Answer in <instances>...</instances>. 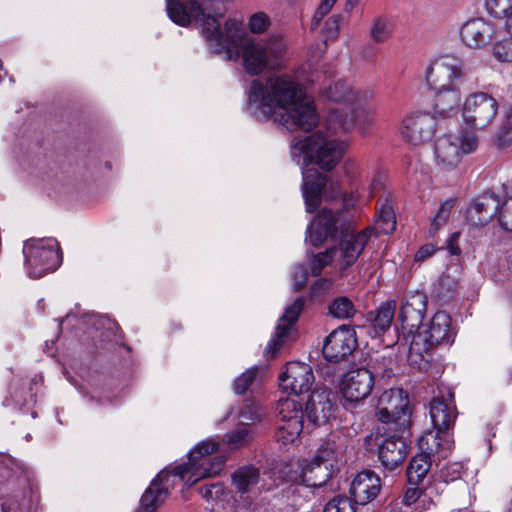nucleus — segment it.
<instances>
[{
  "label": "nucleus",
  "instance_id": "59",
  "mask_svg": "<svg viewBox=\"0 0 512 512\" xmlns=\"http://www.w3.org/2000/svg\"><path fill=\"white\" fill-rule=\"evenodd\" d=\"M462 466L459 463H453L447 465L442 470V475L444 477L445 482L454 481L461 477Z\"/></svg>",
  "mask_w": 512,
  "mask_h": 512
},
{
  "label": "nucleus",
  "instance_id": "27",
  "mask_svg": "<svg viewBox=\"0 0 512 512\" xmlns=\"http://www.w3.org/2000/svg\"><path fill=\"white\" fill-rule=\"evenodd\" d=\"M501 200L495 193H483L473 199L467 210V220L473 226H486L498 218Z\"/></svg>",
  "mask_w": 512,
  "mask_h": 512
},
{
  "label": "nucleus",
  "instance_id": "21",
  "mask_svg": "<svg viewBox=\"0 0 512 512\" xmlns=\"http://www.w3.org/2000/svg\"><path fill=\"white\" fill-rule=\"evenodd\" d=\"M429 414L434 431L428 432L437 434L441 442L452 441L448 430L454 426L458 414L454 400L448 403L443 397L433 398L429 404Z\"/></svg>",
  "mask_w": 512,
  "mask_h": 512
},
{
  "label": "nucleus",
  "instance_id": "42",
  "mask_svg": "<svg viewBox=\"0 0 512 512\" xmlns=\"http://www.w3.org/2000/svg\"><path fill=\"white\" fill-rule=\"evenodd\" d=\"M258 368L251 367L239 375L233 383V390L235 394L242 396L246 394L249 388L253 385L258 375Z\"/></svg>",
  "mask_w": 512,
  "mask_h": 512
},
{
  "label": "nucleus",
  "instance_id": "47",
  "mask_svg": "<svg viewBox=\"0 0 512 512\" xmlns=\"http://www.w3.org/2000/svg\"><path fill=\"white\" fill-rule=\"evenodd\" d=\"M10 395L17 405H27L33 397L31 383L21 382L13 385Z\"/></svg>",
  "mask_w": 512,
  "mask_h": 512
},
{
  "label": "nucleus",
  "instance_id": "61",
  "mask_svg": "<svg viewBox=\"0 0 512 512\" xmlns=\"http://www.w3.org/2000/svg\"><path fill=\"white\" fill-rule=\"evenodd\" d=\"M329 286L330 282L328 279L320 278L312 284L311 291L313 293H317L319 291L326 290Z\"/></svg>",
  "mask_w": 512,
  "mask_h": 512
},
{
  "label": "nucleus",
  "instance_id": "45",
  "mask_svg": "<svg viewBox=\"0 0 512 512\" xmlns=\"http://www.w3.org/2000/svg\"><path fill=\"white\" fill-rule=\"evenodd\" d=\"M492 54L499 62H512V36L494 42Z\"/></svg>",
  "mask_w": 512,
  "mask_h": 512
},
{
  "label": "nucleus",
  "instance_id": "58",
  "mask_svg": "<svg viewBox=\"0 0 512 512\" xmlns=\"http://www.w3.org/2000/svg\"><path fill=\"white\" fill-rule=\"evenodd\" d=\"M438 250L437 246H435L432 243H426L417 250V252L414 255V261L415 262H423L426 259H429L432 257L436 251Z\"/></svg>",
  "mask_w": 512,
  "mask_h": 512
},
{
  "label": "nucleus",
  "instance_id": "22",
  "mask_svg": "<svg viewBox=\"0 0 512 512\" xmlns=\"http://www.w3.org/2000/svg\"><path fill=\"white\" fill-rule=\"evenodd\" d=\"M381 488L380 476L371 469H364L355 475L350 484V498L354 504L364 506L379 495Z\"/></svg>",
  "mask_w": 512,
  "mask_h": 512
},
{
  "label": "nucleus",
  "instance_id": "54",
  "mask_svg": "<svg viewBox=\"0 0 512 512\" xmlns=\"http://www.w3.org/2000/svg\"><path fill=\"white\" fill-rule=\"evenodd\" d=\"M337 0H321L311 21V30H316L323 18L330 12Z\"/></svg>",
  "mask_w": 512,
  "mask_h": 512
},
{
  "label": "nucleus",
  "instance_id": "37",
  "mask_svg": "<svg viewBox=\"0 0 512 512\" xmlns=\"http://www.w3.org/2000/svg\"><path fill=\"white\" fill-rule=\"evenodd\" d=\"M341 440L342 437L339 434L330 433L322 440L313 458L323 461L324 463L337 465L339 442Z\"/></svg>",
  "mask_w": 512,
  "mask_h": 512
},
{
  "label": "nucleus",
  "instance_id": "18",
  "mask_svg": "<svg viewBox=\"0 0 512 512\" xmlns=\"http://www.w3.org/2000/svg\"><path fill=\"white\" fill-rule=\"evenodd\" d=\"M373 235V228L366 227L350 236L346 234L339 238L337 249L340 252L339 272L346 275V272L357 262Z\"/></svg>",
  "mask_w": 512,
  "mask_h": 512
},
{
  "label": "nucleus",
  "instance_id": "4",
  "mask_svg": "<svg viewBox=\"0 0 512 512\" xmlns=\"http://www.w3.org/2000/svg\"><path fill=\"white\" fill-rule=\"evenodd\" d=\"M410 428L386 429L376 427L363 439V446L368 453H376L381 466L388 471L400 467L406 459L411 441Z\"/></svg>",
  "mask_w": 512,
  "mask_h": 512
},
{
  "label": "nucleus",
  "instance_id": "17",
  "mask_svg": "<svg viewBox=\"0 0 512 512\" xmlns=\"http://www.w3.org/2000/svg\"><path fill=\"white\" fill-rule=\"evenodd\" d=\"M278 379L284 392L296 396L308 392L315 380L312 367L299 361L288 362Z\"/></svg>",
  "mask_w": 512,
  "mask_h": 512
},
{
  "label": "nucleus",
  "instance_id": "49",
  "mask_svg": "<svg viewBox=\"0 0 512 512\" xmlns=\"http://www.w3.org/2000/svg\"><path fill=\"white\" fill-rule=\"evenodd\" d=\"M350 88L346 84L345 81L339 80L334 83V85H330L326 90L325 94L328 99L334 102H343L348 99L350 94Z\"/></svg>",
  "mask_w": 512,
  "mask_h": 512
},
{
  "label": "nucleus",
  "instance_id": "10",
  "mask_svg": "<svg viewBox=\"0 0 512 512\" xmlns=\"http://www.w3.org/2000/svg\"><path fill=\"white\" fill-rule=\"evenodd\" d=\"M378 370L371 371L366 367L349 370L341 383L342 405L346 410L356 408L372 392Z\"/></svg>",
  "mask_w": 512,
  "mask_h": 512
},
{
  "label": "nucleus",
  "instance_id": "30",
  "mask_svg": "<svg viewBox=\"0 0 512 512\" xmlns=\"http://www.w3.org/2000/svg\"><path fill=\"white\" fill-rule=\"evenodd\" d=\"M272 55L270 47L259 43H247L241 47L243 66L247 74L259 75L267 67Z\"/></svg>",
  "mask_w": 512,
  "mask_h": 512
},
{
  "label": "nucleus",
  "instance_id": "56",
  "mask_svg": "<svg viewBox=\"0 0 512 512\" xmlns=\"http://www.w3.org/2000/svg\"><path fill=\"white\" fill-rule=\"evenodd\" d=\"M425 489L424 484L422 485H409L403 495V503L405 505L414 504L423 494Z\"/></svg>",
  "mask_w": 512,
  "mask_h": 512
},
{
  "label": "nucleus",
  "instance_id": "11",
  "mask_svg": "<svg viewBox=\"0 0 512 512\" xmlns=\"http://www.w3.org/2000/svg\"><path fill=\"white\" fill-rule=\"evenodd\" d=\"M377 416L383 423H393L398 428L411 427L409 396L402 388L385 390L378 398Z\"/></svg>",
  "mask_w": 512,
  "mask_h": 512
},
{
  "label": "nucleus",
  "instance_id": "14",
  "mask_svg": "<svg viewBox=\"0 0 512 512\" xmlns=\"http://www.w3.org/2000/svg\"><path fill=\"white\" fill-rule=\"evenodd\" d=\"M498 111L497 100L488 93L474 92L465 99L462 116L466 124L475 129L487 127Z\"/></svg>",
  "mask_w": 512,
  "mask_h": 512
},
{
  "label": "nucleus",
  "instance_id": "2",
  "mask_svg": "<svg viewBox=\"0 0 512 512\" xmlns=\"http://www.w3.org/2000/svg\"><path fill=\"white\" fill-rule=\"evenodd\" d=\"M219 449V443L213 439H206L198 443L188 453V461L176 465L169 469L166 467L157 475L163 473L154 491L160 489L169 490L178 482H185L188 486H192L201 479L214 477L219 475L225 467L226 457L224 455H214Z\"/></svg>",
  "mask_w": 512,
  "mask_h": 512
},
{
  "label": "nucleus",
  "instance_id": "41",
  "mask_svg": "<svg viewBox=\"0 0 512 512\" xmlns=\"http://www.w3.org/2000/svg\"><path fill=\"white\" fill-rule=\"evenodd\" d=\"M335 255V248L326 249L323 252L313 254L310 263L311 274L315 277L319 276L325 267L329 266Z\"/></svg>",
  "mask_w": 512,
  "mask_h": 512
},
{
  "label": "nucleus",
  "instance_id": "24",
  "mask_svg": "<svg viewBox=\"0 0 512 512\" xmlns=\"http://www.w3.org/2000/svg\"><path fill=\"white\" fill-rule=\"evenodd\" d=\"M299 482L307 487L319 488L324 486L339 472L337 465L324 463L316 458L299 461Z\"/></svg>",
  "mask_w": 512,
  "mask_h": 512
},
{
  "label": "nucleus",
  "instance_id": "26",
  "mask_svg": "<svg viewBox=\"0 0 512 512\" xmlns=\"http://www.w3.org/2000/svg\"><path fill=\"white\" fill-rule=\"evenodd\" d=\"M396 308V300L388 299L381 302L374 310H370L365 314V324L363 327L367 329V333L371 338H381L390 330Z\"/></svg>",
  "mask_w": 512,
  "mask_h": 512
},
{
  "label": "nucleus",
  "instance_id": "46",
  "mask_svg": "<svg viewBox=\"0 0 512 512\" xmlns=\"http://www.w3.org/2000/svg\"><path fill=\"white\" fill-rule=\"evenodd\" d=\"M353 500L346 496L333 497L323 509V512H356Z\"/></svg>",
  "mask_w": 512,
  "mask_h": 512
},
{
  "label": "nucleus",
  "instance_id": "8",
  "mask_svg": "<svg viewBox=\"0 0 512 512\" xmlns=\"http://www.w3.org/2000/svg\"><path fill=\"white\" fill-rule=\"evenodd\" d=\"M349 224L343 210L322 208L307 228L309 242L314 247L321 246L328 238L336 241L348 233Z\"/></svg>",
  "mask_w": 512,
  "mask_h": 512
},
{
  "label": "nucleus",
  "instance_id": "12",
  "mask_svg": "<svg viewBox=\"0 0 512 512\" xmlns=\"http://www.w3.org/2000/svg\"><path fill=\"white\" fill-rule=\"evenodd\" d=\"M467 77L463 61L451 56L432 61L425 71V80L429 90L463 86Z\"/></svg>",
  "mask_w": 512,
  "mask_h": 512
},
{
  "label": "nucleus",
  "instance_id": "51",
  "mask_svg": "<svg viewBox=\"0 0 512 512\" xmlns=\"http://www.w3.org/2000/svg\"><path fill=\"white\" fill-rule=\"evenodd\" d=\"M498 222L502 229L512 232V196L501 202Z\"/></svg>",
  "mask_w": 512,
  "mask_h": 512
},
{
  "label": "nucleus",
  "instance_id": "32",
  "mask_svg": "<svg viewBox=\"0 0 512 512\" xmlns=\"http://www.w3.org/2000/svg\"><path fill=\"white\" fill-rule=\"evenodd\" d=\"M461 87L452 86L443 89H430L434 92L432 106L434 113L440 117H448L449 113L459 107L461 102Z\"/></svg>",
  "mask_w": 512,
  "mask_h": 512
},
{
  "label": "nucleus",
  "instance_id": "5",
  "mask_svg": "<svg viewBox=\"0 0 512 512\" xmlns=\"http://www.w3.org/2000/svg\"><path fill=\"white\" fill-rule=\"evenodd\" d=\"M419 453L411 458L406 468L408 485H422L433 462L446 459L454 448L453 441L441 442L437 434L424 432L417 442Z\"/></svg>",
  "mask_w": 512,
  "mask_h": 512
},
{
  "label": "nucleus",
  "instance_id": "55",
  "mask_svg": "<svg viewBox=\"0 0 512 512\" xmlns=\"http://www.w3.org/2000/svg\"><path fill=\"white\" fill-rule=\"evenodd\" d=\"M458 141L461 156L473 153L478 147V138L474 133H463L461 137H458Z\"/></svg>",
  "mask_w": 512,
  "mask_h": 512
},
{
  "label": "nucleus",
  "instance_id": "40",
  "mask_svg": "<svg viewBox=\"0 0 512 512\" xmlns=\"http://www.w3.org/2000/svg\"><path fill=\"white\" fill-rule=\"evenodd\" d=\"M200 495L207 500L210 501H223L228 495V491L223 482H214L210 484H204L199 488Z\"/></svg>",
  "mask_w": 512,
  "mask_h": 512
},
{
  "label": "nucleus",
  "instance_id": "6",
  "mask_svg": "<svg viewBox=\"0 0 512 512\" xmlns=\"http://www.w3.org/2000/svg\"><path fill=\"white\" fill-rule=\"evenodd\" d=\"M293 148L304 155L310 163H315L322 170L331 171L342 160L344 143L333 139L327 140L325 135L317 131L304 138H295Z\"/></svg>",
  "mask_w": 512,
  "mask_h": 512
},
{
  "label": "nucleus",
  "instance_id": "31",
  "mask_svg": "<svg viewBox=\"0 0 512 512\" xmlns=\"http://www.w3.org/2000/svg\"><path fill=\"white\" fill-rule=\"evenodd\" d=\"M167 12L169 18L182 27L190 25L192 19L198 22L204 17L202 5L195 0H189L186 3L180 0H167Z\"/></svg>",
  "mask_w": 512,
  "mask_h": 512
},
{
  "label": "nucleus",
  "instance_id": "23",
  "mask_svg": "<svg viewBox=\"0 0 512 512\" xmlns=\"http://www.w3.org/2000/svg\"><path fill=\"white\" fill-rule=\"evenodd\" d=\"M199 21H202L203 36L208 42L215 43L218 52L225 50L227 53H232L234 49L238 48V39L236 33L233 32L234 23L232 21L225 22L224 32L221 31L220 23L214 16L204 14Z\"/></svg>",
  "mask_w": 512,
  "mask_h": 512
},
{
  "label": "nucleus",
  "instance_id": "35",
  "mask_svg": "<svg viewBox=\"0 0 512 512\" xmlns=\"http://www.w3.org/2000/svg\"><path fill=\"white\" fill-rule=\"evenodd\" d=\"M163 475V473L156 475L150 482V485L141 496L140 505L136 512H156L158 507L165 501L167 498L166 489L154 491V486L157 485Z\"/></svg>",
  "mask_w": 512,
  "mask_h": 512
},
{
  "label": "nucleus",
  "instance_id": "1",
  "mask_svg": "<svg viewBox=\"0 0 512 512\" xmlns=\"http://www.w3.org/2000/svg\"><path fill=\"white\" fill-rule=\"evenodd\" d=\"M248 101L263 116L274 118L290 131H312L318 122L313 100L304 87L289 75L269 76L264 84L260 79L251 82Z\"/></svg>",
  "mask_w": 512,
  "mask_h": 512
},
{
  "label": "nucleus",
  "instance_id": "29",
  "mask_svg": "<svg viewBox=\"0 0 512 512\" xmlns=\"http://www.w3.org/2000/svg\"><path fill=\"white\" fill-rule=\"evenodd\" d=\"M458 136L444 134L437 138L434 145V157L438 167L444 171L456 168L461 159Z\"/></svg>",
  "mask_w": 512,
  "mask_h": 512
},
{
  "label": "nucleus",
  "instance_id": "38",
  "mask_svg": "<svg viewBox=\"0 0 512 512\" xmlns=\"http://www.w3.org/2000/svg\"><path fill=\"white\" fill-rule=\"evenodd\" d=\"M357 312L353 301L347 296H337L328 304V315L338 320H347Z\"/></svg>",
  "mask_w": 512,
  "mask_h": 512
},
{
  "label": "nucleus",
  "instance_id": "44",
  "mask_svg": "<svg viewBox=\"0 0 512 512\" xmlns=\"http://www.w3.org/2000/svg\"><path fill=\"white\" fill-rule=\"evenodd\" d=\"M391 34L389 21L383 17H376L370 30V37L375 43H383Z\"/></svg>",
  "mask_w": 512,
  "mask_h": 512
},
{
  "label": "nucleus",
  "instance_id": "43",
  "mask_svg": "<svg viewBox=\"0 0 512 512\" xmlns=\"http://www.w3.org/2000/svg\"><path fill=\"white\" fill-rule=\"evenodd\" d=\"M455 200L450 198L441 202L436 215L431 220L430 233H436L449 219Z\"/></svg>",
  "mask_w": 512,
  "mask_h": 512
},
{
  "label": "nucleus",
  "instance_id": "33",
  "mask_svg": "<svg viewBox=\"0 0 512 512\" xmlns=\"http://www.w3.org/2000/svg\"><path fill=\"white\" fill-rule=\"evenodd\" d=\"M375 223L373 226V235L378 237L380 235H388L393 233L396 229V215L389 198H380L375 206Z\"/></svg>",
  "mask_w": 512,
  "mask_h": 512
},
{
  "label": "nucleus",
  "instance_id": "7",
  "mask_svg": "<svg viewBox=\"0 0 512 512\" xmlns=\"http://www.w3.org/2000/svg\"><path fill=\"white\" fill-rule=\"evenodd\" d=\"M427 306L428 296L425 292L416 290L405 294L398 314L400 328L396 326L398 342L410 343L414 333L423 327Z\"/></svg>",
  "mask_w": 512,
  "mask_h": 512
},
{
  "label": "nucleus",
  "instance_id": "20",
  "mask_svg": "<svg viewBox=\"0 0 512 512\" xmlns=\"http://www.w3.org/2000/svg\"><path fill=\"white\" fill-rule=\"evenodd\" d=\"M335 396L327 388H316L305 403V417L313 427L325 424L335 410Z\"/></svg>",
  "mask_w": 512,
  "mask_h": 512
},
{
  "label": "nucleus",
  "instance_id": "36",
  "mask_svg": "<svg viewBox=\"0 0 512 512\" xmlns=\"http://www.w3.org/2000/svg\"><path fill=\"white\" fill-rule=\"evenodd\" d=\"M260 479V471L253 465L238 467L232 474V483L239 493H247Z\"/></svg>",
  "mask_w": 512,
  "mask_h": 512
},
{
  "label": "nucleus",
  "instance_id": "60",
  "mask_svg": "<svg viewBox=\"0 0 512 512\" xmlns=\"http://www.w3.org/2000/svg\"><path fill=\"white\" fill-rule=\"evenodd\" d=\"M358 200V196L354 192H343L342 193V203L343 208L349 210L353 208Z\"/></svg>",
  "mask_w": 512,
  "mask_h": 512
},
{
  "label": "nucleus",
  "instance_id": "16",
  "mask_svg": "<svg viewBox=\"0 0 512 512\" xmlns=\"http://www.w3.org/2000/svg\"><path fill=\"white\" fill-rule=\"evenodd\" d=\"M437 130L434 115L426 111H416L404 118L402 136L412 145H420L430 141Z\"/></svg>",
  "mask_w": 512,
  "mask_h": 512
},
{
  "label": "nucleus",
  "instance_id": "50",
  "mask_svg": "<svg viewBox=\"0 0 512 512\" xmlns=\"http://www.w3.org/2000/svg\"><path fill=\"white\" fill-rule=\"evenodd\" d=\"M488 13L495 18H503L512 10V0H485Z\"/></svg>",
  "mask_w": 512,
  "mask_h": 512
},
{
  "label": "nucleus",
  "instance_id": "48",
  "mask_svg": "<svg viewBox=\"0 0 512 512\" xmlns=\"http://www.w3.org/2000/svg\"><path fill=\"white\" fill-rule=\"evenodd\" d=\"M341 19L342 16L340 14H335L325 21L322 37L326 45L329 41H334L338 38Z\"/></svg>",
  "mask_w": 512,
  "mask_h": 512
},
{
  "label": "nucleus",
  "instance_id": "3",
  "mask_svg": "<svg viewBox=\"0 0 512 512\" xmlns=\"http://www.w3.org/2000/svg\"><path fill=\"white\" fill-rule=\"evenodd\" d=\"M451 316L445 311L436 312L429 326L414 333L409 343L408 361L420 372H428L434 361V351L438 346H451L456 332L451 325Z\"/></svg>",
  "mask_w": 512,
  "mask_h": 512
},
{
  "label": "nucleus",
  "instance_id": "34",
  "mask_svg": "<svg viewBox=\"0 0 512 512\" xmlns=\"http://www.w3.org/2000/svg\"><path fill=\"white\" fill-rule=\"evenodd\" d=\"M96 330H100V347L106 348L107 344H114L123 347L130 352L132 349L125 343V334L116 320L108 317H100L94 322Z\"/></svg>",
  "mask_w": 512,
  "mask_h": 512
},
{
  "label": "nucleus",
  "instance_id": "57",
  "mask_svg": "<svg viewBox=\"0 0 512 512\" xmlns=\"http://www.w3.org/2000/svg\"><path fill=\"white\" fill-rule=\"evenodd\" d=\"M248 435L247 428L236 429L227 435V442L232 447H239L247 440Z\"/></svg>",
  "mask_w": 512,
  "mask_h": 512
},
{
  "label": "nucleus",
  "instance_id": "64",
  "mask_svg": "<svg viewBox=\"0 0 512 512\" xmlns=\"http://www.w3.org/2000/svg\"><path fill=\"white\" fill-rule=\"evenodd\" d=\"M394 375L393 369L391 367H385L381 372L382 379H389Z\"/></svg>",
  "mask_w": 512,
  "mask_h": 512
},
{
  "label": "nucleus",
  "instance_id": "53",
  "mask_svg": "<svg viewBox=\"0 0 512 512\" xmlns=\"http://www.w3.org/2000/svg\"><path fill=\"white\" fill-rule=\"evenodd\" d=\"M240 419L243 423L249 424L260 420V407L254 402H247L240 411Z\"/></svg>",
  "mask_w": 512,
  "mask_h": 512
},
{
  "label": "nucleus",
  "instance_id": "15",
  "mask_svg": "<svg viewBox=\"0 0 512 512\" xmlns=\"http://www.w3.org/2000/svg\"><path fill=\"white\" fill-rule=\"evenodd\" d=\"M358 347L354 328L342 325L333 330L324 340L323 357L331 363H340L348 359Z\"/></svg>",
  "mask_w": 512,
  "mask_h": 512
},
{
  "label": "nucleus",
  "instance_id": "63",
  "mask_svg": "<svg viewBox=\"0 0 512 512\" xmlns=\"http://www.w3.org/2000/svg\"><path fill=\"white\" fill-rule=\"evenodd\" d=\"M503 18H505L506 31L510 36H512V9L507 13V15H504Z\"/></svg>",
  "mask_w": 512,
  "mask_h": 512
},
{
  "label": "nucleus",
  "instance_id": "25",
  "mask_svg": "<svg viewBox=\"0 0 512 512\" xmlns=\"http://www.w3.org/2000/svg\"><path fill=\"white\" fill-rule=\"evenodd\" d=\"M306 300L303 296L297 297L291 305L285 308L284 314L280 317L275 328L273 337L266 346V353L272 357L277 355L281 349L283 339L288 336L291 327L298 321Z\"/></svg>",
  "mask_w": 512,
  "mask_h": 512
},
{
  "label": "nucleus",
  "instance_id": "13",
  "mask_svg": "<svg viewBox=\"0 0 512 512\" xmlns=\"http://www.w3.org/2000/svg\"><path fill=\"white\" fill-rule=\"evenodd\" d=\"M280 424L275 431L277 442L288 445L294 442L304 428L305 408L300 402L286 398L280 399L277 405Z\"/></svg>",
  "mask_w": 512,
  "mask_h": 512
},
{
  "label": "nucleus",
  "instance_id": "28",
  "mask_svg": "<svg viewBox=\"0 0 512 512\" xmlns=\"http://www.w3.org/2000/svg\"><path fill=\"white\" fill-rule=\"evenodd\" d=\"M328 182V176L317 169H307L303 173L302 193L306 211L315 212L322 202V192Z\"/></svg>",
  "mask_w": 512,
  "mask_h": 512
},
{
  "label": "nucleus",
  "instance_id": "19",
  "mask_svg": "<svg viewBox=\"0 0 512 512\" xmlns=\"http://www.w3.org/2000/svg\"><path fill=\"white\" fill-rule=\"evenodd\" d=\"M460 38L467 47L481 49L497 40L498 30L491 21L472 18L461 26Z\"/></svg>",
  "mask_w": 512,
  "mask_h": 512
},
{
  "label": "nucleus",
  "instance_id": "62",
  "mask_svg": "<svg viewBox=\"0 0 512 512\" xmlns=\"http://www.w3.org/2000/svg\"><path fill=\"white\" fill-rule=\"evenodd\" d=\"M511 133V131H506V130H501L499 133H498V144L499 146H506L508 145L509 143L512 142V138L509 136Z\"/></svg>",
  "mask_w": 512,
  "mask_h": 512
},
{
  "label": "nucleus",
  "instance_id": "39",
  "mask_svg": "<svg viewBox=\"0 0 512 512\" xmlns=\"http://www.w3.org/2000/svg\"><path fill=\"white\" fill-rule=\"evenodd\" d=\"M328 121L336 132H348L355 127L356 116L354 111L347 112L344 109H334L331 110Z\"/></svg>",
  "mask_w": 512,
  "mask_h": 512
},
{
  "label": "nucleus",
  "instance_id": "52",
  "mask_svg": "<svg viewBox=\"0 0 512 512\" xmlns=\"http://www.w3.org/2000/svg\"><path fill=\"white\" fill-rule=\"evenodd\" d=\"M270 25V19L264 12H257L253 14L249 19V30L254 34H260L265 32Z\"/></svg>",
  "mask_w": 512,
  "mask_h": 512
},
{
  "label": "nucleus",
  "instance_id": "9",
  "mask_svg": "<svg viewBox=\"0 0 512 512\" xmlns=\"http://www.w3.org/2000/svg\"><path fill=\"white\" fill-rule=\"evenodd\" d=\"M30 275L39 278L55 271L62 263V251L55 239H40L23 249Z\"/></svg>",
  "mask_w": 512,
  "mask_h": 512
}]
</instances>
